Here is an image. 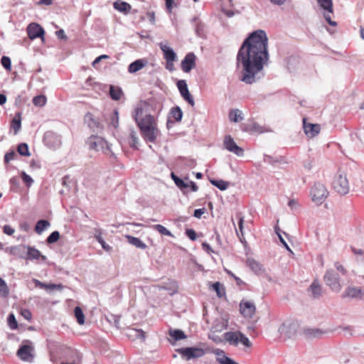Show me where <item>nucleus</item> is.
Listing matches in <instances>:
<instances>
[{"label":"nucleus","instance_id":"obj_1","mask_svg":"<svg viewBox=\"0 0 364 364\" xmlns=\"http://www.w3.org/2000/svg\"><path fill=\"white\" fill-rule=\"evenodd\" d=\"M268 60V38L266 32L260 29L255 31L244 40L237 55V66L242 67L241 81L246 84L255 82L259 78L257 75Z\"/></svg>","mask_w":364,"mask_h":364},{"label":"nucleus","instance_id":"obj_2","mask_svg":"<svg viewBox=\"0 0 364 364\" xmlns=\"http://www.w3.org/2000/svg\"><path fill=\"white\" fill-rule=\"evenodd\" d=\"M310 195L313 202L317 205H321L327 198L328 192L323 184L318 182L315 183L311 188Z\"/></svg>","mask_w":364,"mask_h":364},{"label":"nucleus","instance_id":"obj_3","mask_svg":"<svg viewBox=\"0 0 364 364\" xmlns=\"http://www.w3.org/2000/svg\"><path fill=\"white\" fill-rule=\"evenodd\" d=\"M43 141L49 149H58L62 145V136L55 132L47 131L44 133Z\"/></svg>","mask_w":364,"mask_h":364},{"label":"nucleus","instance_id":"obj_4","mask_svg":"<svg viewBox=\"0 0 364 364\" xmlns=\"http://www.w3.org/2000/svg\"><path fill=\"white\" fill-rule=\"evenodd\" d=\"M87 145L90 149L95 150L96 151H101L103 153H106L109 151V147L107 141L102 137L97 135L90 136L86 141Z\"/></svg>","mask_w":364,"mask_h":364},{"label":"nucleus","instance_id":"obj_5","mask_svg":"<svg viewBox=\"0 0 364 364\" xmlns=\"http://www.w3.org/2000/svg\"><path fill=\"white\" fill-rule=\"evenodd\" d=\"M176 351L186 360L199 358L205 354L204 349L198 347H186L176 349Z\"/></svg>","mask_w":364,"mask_h":364},{"label":"nucleus","instance_id":"obj_6","mask_svg":"<svg viewBox=\"0 0 364 364\" xmlns=\"http://www.w3.org/2000/svg\"><path fill=\"white\" fill-rule=\"evenodd\" d=\"M333 188L341 195H346L349 192V183L346 174L340 172L336 176L333 182Z\"/></svg>","mask_w":364,"mask_h":364},{"label":"nucleus","instance_id":"obj_7","mask_svg":"<svg viewBox=\"0 0 364 364\" xmlns=\"http://www.w3.org/2000/svg\"><path fill=\"white\" fill-rule=\"evenodd\" d=\"M323 279L326 284L328 286L332 291L338 292L341 289L339 276L335 270H327L323 277Z\"/></svg>","mask_w":364,"mask_h":364},{"label":"nucleus","instance_id":"obj_8","mask_svg":"<svg viewBox=\"0 0 364 364\" xmlns=\"http://www.w3.org/2000/svg\"><path fill=\"white\" fill-rule=\"evenodd\" d=\"M142 113L143 109L141 107H137L133 114V118L139 129L144 126L151 125L152 124L156 123L154 117L151 114H146L144 117L139 119V115H141Z\"/></svg>","mask_w":364,"mask_h":364},{"label":"nucleus","instance_id":"obj_9","mask_svg":"<svg viewBox=\"0 0 364 364\" xmlns=\"http://www.w3.org/2000/svg\"><path fill=\"white\" fill-rule=\"evenodd\" d=\"M23 248L26 249L27 252L26 255H20L19 257L21 258L28 260L41 259L43 262H46L47 260V257L43 255L41 252L34 247L25 245L23 246Z\"/></svg>","mask_w":364,"mask_h":364},{"label":"nucleus","instance_id":"obj_10","mask_svg":"<svg viewBox=\"0 0 364 364\" xmlns=\"http://www.w3.org/2000/svg\"><path fill=\"white\" fill-rule=\"evenodd\" d=\"M255 311L256 306L254 302L245 299L241 300L240 303V312L245 318H252Z\"/></svg>","mask_w":364,"mask_h":364},{"label":"nucleus","instance_id":"obj_11","mask_svg":"<svg viewBox=\"0 0 364 364\" xmlns=\"http://www.w3.org/2000/svg\"><path fill=\"white\" fill-rule=\"evenodd\" d=\"M183 112L180 107L175 106L172 107L168 113L166 126L169 129L175 124L182 120Z\"/></svg>","mask_w":364,"mask_h":364},{"label":"nucleus","instance_id":"obj_12","mask_svg":"<svg viewBox=\"0 0 364 364\" xmlns=\"http://www.w3.org/2000/svg\"><path fill=\"white\" fill-rule=\"evenodd\" d=\"M159 46L161 50L164 53V57L166 60V68L168 70H171V68H169V65L173 66V63L176 60V54L171 47L164 45L162 43H161Z\"/></svg>","mask_w":364,"mask_h":364},{"label":"nucleus","instance_id":"obj_13","mask_svg":"<svg viewBox=\"0 0 364 364\" xmlns=\"http://www.w3.org/2000/svg\"><path fill=\"white\" fill-rule=\"evenodd\" d=\"M223 144L225 148L229 151L234 153L238 156H243L244 150L237 145V144L235 142L234 139L231 137V136H225Z\"/></svg>","mask_w":364,"mask_h":364},{"label":"nucleus","instance_id":"obj_14","mask_svg":"<svg viewBox=\"0 0 364 364\" xmlns=\"http://www.w3.org/2000/svg\"><path fill=\"white\" fill-rule=\"evenodd\" d=\"M177 87L180 92L181 95L184 100L188 102L192 107L195 105L194 100L189 92L187 83L184 80H180L176 83Z\"/></svg>","mask_w":364,"mask_h":364},{"label":"nucleus","instance_id":"obj_15","mask_svg":"<svg viewBox=\"0 0 364 364\" xmlns=\"http://www.w3.org/2000/svg\"><path fill=\"white\" fill-rule=\"evenodd\" d=\"M27 33L29 38L32 40L37 38H41L43 39L45 31L41 26L36 23H32L28 26Z\"/></svg>","mask_w":364,"mask_h":364},{"label":"nucleus","instance_id":"obj_16","mask_svg":"<svg viewBox=\"0 0 364 364\" xmlns=\"http://www.w3.org/2000/svg\"><path fill=\"white\" fill-rule=\"evenodd\" d=\"M196 55L193 53H188L181 61V68L183 72L189 73L196 67Z\"/></svg>","mask_w":364,"mask_h":364},{"label":"nucleus","instance_id":"obj_17","mask_svg":"<svg viewBox=\"0 0 364 364\" xmlns=\"http://www.w3.org/2000/svg\"><path fill=\"white\" fill-rule=\"evenodd\" d=\"M32 351H33V346L28 345H23L18 348L17 355L22 360L31 361L33 359Z\"/></svg>","mask_w":364,"mask_h":364},{"label":"nucleus","instance_id":"obj_18","mask_svg":"<svg viewBox=\"0 0 364 364\" xmlns=\"http://www.w3.org/2000/svg\"><path fill=\"white\" fill-rule=\"evenodd\" d=\"M303 127L305 134L311 138L316 136L321 130V127L318 124L307 123L305 118L303 119Z\"/></svg>","mask_w":364,"mask_h":364},{"label":"nucleus","instance_id":"obj_19","mask_svg":"<svg viewBox=\"0 0 364 364\" xmlns=\"http://www.w3.org/2000/svg\"><path fill=\"white\" fill-rule=\"evenodd\" d=\"M85 122L93 132H97L102 129V125L97 118L91 113H87L85 116Z\"/></svg>","mask_w":364,"mask_h":364},{"label":"nucleus","instance_id":"obj_20","mask_svg":"<svg viewBox=\"0 0 364 364\" xmlns=\"http://www.w3.org/2000/svg\"><path fill=\"white\" fill-rule=\"evenodd\" d=\"M364 295V291L361 288L358 287H348L343 293V297H350L352 299H361Z\"/></svg>","mask_w":364,"mask_h":364},{"label":"nucleus","instance_id":"obj_21","mask_svg":"<svg viewBox=\"0 0 364 364\" xmlns=\"http://www.w3.org/2000/svg\"><path fill=\"white\" fill-rule=\"evenodd\" d=\"M247 265L250 269L257 274H262L264 272V269L262 264L253 258H247Z\"/></svg>","mask_w":364,"mask_h":364},{"label":"nucleus","instance_id":"obj_22","mask_svg":"<svg viewBox=\"0 0 364 364\" xmlns=\"http://www.w3.org/2000/svg\"><path fill=\"white\" fill-rule=\"evenodd\" d=\"M147 63V60L144 58L136 60L129 64L128 67V72L130 73H135L144 68Z\"/></svg>","mask_w":364,"mask_h":364},{"label":"nucleus","instance_id":"obj_23","mask_svg":"<svg viewBox=\"0 0 364 364\" xmlns=\"http://www.w3.org/2000/svg\"><path fill=\"white\" fill-rule=\"evenodd\" d=\"M171 177L176 186L180 188L183 193L186 194L188 192V188H189V185L188 181H183L173 172L171 173Z\"/></svg>","mask_w":364,"mask_h":364},{"label":"nucleus","instance_id":"obj_24","mask_svg":"<svg viewBox=\"0 0 364 364\" xmlns=\"http://www.w3.org/2000/svg\"><path fill=\"white\" fill-rule=\"evenodd\" d=\"M240 331H228L224 333V339L230 345L237 346L239 343V337Z\"/></svg>","mask_w":364,"mask_h":364},{"label":"nucleus","instance_id":"obj_25","mask_svg":"<svg viewBox=\"0 0 364 364\" xmlns=\"http://www.w3.org/2000/svg\"><path fill=\"white\" fill-rule=\"evenodd\" d=\"M326 332L319 328H304L303 330V334L306 338H321Z\"/></svg>","mask_w":364,"mask_h":364},{"label":"nucleus","instance_id":"obj_26","mask_svg":"<svg viewBox=\"0 0 364 364\" xmlns=\"http://www.w3.org/2000/svg\"><path fill=\"white\" fill-rule=\"evenodd\" d=\"M141 134L146 141L155 143L156 139L159 134V131L157 127H155L151 130H147L146 132Z\"/></svg>","mask_w":364,"mask_h":364},{"label":"nucleus","instance_id":"obj_27","mask_svg":"<svg viewBox=\"0 0 364 364\" xmlns=\"http://www.w3.org/2000/svg\"><path fill=\"white\" fill-rule=\"evenodd\" d=\"M11 128L14 129V134H17L21 128V113L17 112L11 121Z\"/></svg>","mask_w":364,"mask_h":364},{"label":"nucleus","instance_id":"obj_28","mask_svg":"<svg viewBox=\"0 0 364 364\" xmlns=\"http://www.w3.org/2000/svg\"><path fill=\"white\" fill-rule=\"evenodd\" d=\"M102 232L100 229H95L94 230V237L97 240V241L102 245V247L105 251H109L112 247L107 245L105 241L103 240L102 237Z\"/></svg>","mask_w":364,"mask_h":364},{"label":"nucleus","instance_id":"obj_29","mask_svg":"<svg viewBox=\"0 0 364 364\" xmlns=\"http://www.w3.org/2000/svg\"><path fill=\"white\" fill-rule=\"evenodd\" d=\"M309 289L311 292L312 296L314 299L319 298L321 296V287L317 280H314L311 284Z\"/></svg>","mask_w":364,"mask_h":364},{"label":"nucleus","instance_id":"obj_30","mask_svg":"<svg viewBox=\"0 0 364 364\" xmlns=\"http://www.w3.org/2000/svg\"><path fill=\"white\" fill-rule=\"evenodd\" d=\"M113 6L116 10L124 14L129 13L132 9L131 5L125 1H116L113 4Z\"/></svg>","mask_w":364,"mask_h":364},{"label":"nucleus","instance_id":"obj_31","mask_svg":"<svg viewBox=\"0 0 364 364\" xmlns=\"http://www.w3.org/2000/svg\"><path fill=\"white\" fill-rule=\"evenodd\" d=\"M122 95L123 92L119 87L114 85L109 86V95L112 100H119Z\"/></svg>","mask_w":364,"mask_h":364},{"label":"nucleus","instance_id":"obj_32","mask_svg":"<svg viewBox=\"0 0 364 364\" xmlns=\"http://www.w3.org/2000/svg\"><path fill=\"white\" fill-rule=\"evenodd\" d=\"M127 239L129 243H130L131 245H132L138 248L144 250L146 247V245L138 237H135L131 236V235H127Z\"/></svg>","mask_w":364,"mask_h":364},{"label":"nucleus","instance_id":"obj_33","mask_svg":"<svg viewBox=\"0 0 364 364\" xmlns=\"http://www.w3.org/2000/svg\"><path fill=\"white\" fill-rule=\"evenodd\" d=\"M210 183L217 187L220 191H225L228 186L230 183L222 179L218 180L214 178L209 179Z\"/></svg>","mask_w":364,"mask_h":364},{"label":"nucleus","instance_id":"obj_34","mask_svg":"<svg viewBox=\"0 0 364 364\" xmlns=\"http://www.w3.org/2000/svg\"><path fill=\"white\" fill-rule=\"evenodd\" d=\"M229 119L231 122H238L243 119L242 112L238 109H231L229 112Z\"/></svg>","mask_w":364,"mask_h":364},{"label":"nucleus","instance_id":"obj_35","mask_svg":"<svg viewBox=\"0 0 364 364\" xmlns=\"http://www.w3.org/2000/svg\"><path fill=\"white\" fill-rule=\"evenodd\" d=\"M109 125L114 128H117L119 126V112L117 109L113 110L109 114L107 119Z\"/></svg>","mask_w":364,"mask_h":364},{"label":"nucleus","instance_id":"obj_36","mask_svg":"<svg viewBox=\"0 0 364 364\" xmlns=\"http://www.w3.org/2000/svg\"><path fill=\"white\" fill-rule=\"evenodd\" d=\"M50 225V223L48 220H40L37 222L35 226V231L41 235L45 230H46L49 226Z\"/></svg>","mask_w":364,"mask_h":364},{"label":"nucleus","instance_id":"obj_37","mask_svg":"<svg viewBox=\"0 0 364 364\" xmlns=\"http://www.w3.org/2000/svg\"><path fill=\"white\" fill-rule=\"evenodd\" d=\"M317 2L322 9L328 11V13H333L332 0H317Z\"/></svg>","mask_w":364,"mask_h":364},{"label":"nucleus","instance_id":"obj_38","mask_svg":"<svg viewBox=\"0 0 364 364\" xmlns=\"http://www.w3.org/2000/svg\"><path fill=\"white\" fill-rule=\"evenodd\" d=\"M169 336L173 338L176 341L184 339L186 338L184 332L179 329H174L169 331Z\"/></svg>","mask_w":364,"mask_h":364},{"label":"nucleus","instance_id":"obj_39","mask_svg":"<svg viewBox=\"0 0 364 364\" xmlns=\"http://www.w3.org/2000/svg\"><path fill=\"white\" fill-rule=\"evenodd\" d=\"M213 289L216 291L217 296L222 298L225 295V289L223 284L219 282H216L212 284Z\"/></svg>","mask_w":364,"mask_h":364},{"label":"nucleus","instance_id":"obj_40","mask_svg":"<svg viewBox=\"0 0 364 364\" xmlns=\"http://www.w3.org/2000/svg\"><path fill=\"white\" fill-rule=\"evenodd\" d=\"M129 335L141 341H144L146 338L145 332L141 329L132 328Z\"/></svg>","mask_w":364,"mask_h":364},{"label":"nucleus","instance_id":"obj_41","mask_svg":"<svg viewBox=\"0 0 364 364\" xmlns=\"http://www.w3.org/2000/svg\"><path fill=\"white\" fill-rule=\"evenodd\" d=\"M75 316L77 321V323L80 325L85 323V316L82 310L80 307L76 306L74 309Z\"/></svg>","mask_w":364,"mask_h":364},{"label":"nucleus","instance_id":"obj_42","mask_svg":"<svg viewBox=\"0 0 364 364\" xmlns=\"http://www.w3.org/2000/svg\"><path fill=\"white\" fill-rule=\"evenodd\" d=\"M284 161V157L279 156V158H274L272 156L264 154V161L269 164L274 165L276 163H281Z\"/></svg>","mask_w":364,"mask_h":364},{"label":"nucleus","instance_id":"obj_43","mask_svg":"<svg viewBox=\"0 0 364 364\" xmlns=\"http://www.w3.org/2000/svg\"><path fill=\"white\" fill-rule=\"evenodd\" d=\"M17 151H18V154L21 156H30L28 146L26 143L20 144L17 147Z\"/></svg>","mask_w":364,"mask_h":364},{"label":"nucleus","instance_id":"obj_44","mask_svg":"<svg viewBox=\"0 0 364 364\" xmlns=\"http://www.w3.org/2000/svg\"><path fill=\"white\" fill-rule=\"evenodd\" d=\"M138 141H139V139H138L136 132L134 130L131 129L130 133H129V145H130V146L136 148V145L138 144Z\"/></svg>","mask_w":364,"mask_h":364},{"label":"nucleus","instance_id":"obj_45","mask_svg":"<svg viewBox=\"0 0 364 364\" xmlns=\"http://www.w3.org/2000/svg\"><path fill=\"white\" fill-rule=\"evenodd\" d=\"M153 228L155 230L158 231L161 235L173 237L172 233L168 230H167L164 226H163L162 225H159V224L154 225L153 226Z\"/></svg>","mask_w":364,"mask_h":364},{"label":"nucleus","instance_id":"obj_46","mask_svg":"<svg viewBox=\"0 0 364 364\" xmlns=\"http://www.w3.org/2000/svg\"><path fill=\"white\" fill-rule=\"evenodd\" d=\"M33 103L36 106L43 107L46 103V97L43 95H37L33 98Z\"/></svg>","mask_w":364,"mask_h":364},{"label":"nucleus","instance_id":"obj_47","mask_svg":"<svg viewBox=\"0 0 364 364\" xmlns=\"http://www.w3.org/2000/svg\"><path fill=\"white\" fill-rule=\"evenodd\" d=\"M60 232L57 230L53 231L50 234V235L46 239V242L48 244H53L57 242L60 239Z\"/></svg>","mask_w":364,"mask_h":364},{"label":"nucleus","instance_id":"obj_48","mask_svg":"<svg viewBox=\"0 0 364 364\" xmlns=\"http://www.w3.org/2000/svg\"><path fill=\"white\" fill-rule=\"evenodd\" d=\"M8 325L11 329H16L18 328V323L14 314H10L7 318Z\"/></svg>","mask_w":364,"mask_h":364},{"label":"nucleus","instance_id":"obj_49","mask_svg":"<svg viewBox=\"0 0 364 364\" xmlns=\"http://www.w3.org/2000/svg\"><path fill=\"white\" fill-rule=\"evenodd\" d=\"M1 63L2 66L6 70L10 71L11 69V61L9 57L3 56L1 58Z\"/></svg>","mask_w":364,"mask_h":364},{"label":"nucleus","instance_id":"obj_50","mask_svg":"<svg viewBox=\"0 0 364 364\" xmlns=\"http://www.w3.org/2000/svg\"><path fill=\"white\" fill-rule=\"evenodd\" d=\"M239 337V342L242 343L245 346L250 348L252 346V343L249 340V338L242 332H240Z\"/></svg>","mask_w":364,"mask_h":364},{"label":"nucleus","instance_id":"obj_51","mask_svg":"<svg viewBox=\"0 0 364 364\" xmlns=\"http://www.w3.org/2000/svg\"><path fill=\"white\" fill-rule=\"evenodd\" d=\"M16 156V154L14 151H11L8 152L4 156V162L6 164H9L11 161L14 160Z\"/></svg>","mask_w":364,"mask_h":364},{"label":"nucleus","instance_id":"obj_52","mask_svg":"<svg viewBox=\"0 0 364 364\" xmlns=\"http://www.w3.org/2000/svg\"><path fill=\"white\" fill-rule=\"evenodd\" d=\"M21 178L23 182H25L28 186H31V184L33 183V178L30 176L26 174L24 171L21 173Z\"/></svg>","mask_w":364,"mask_h":364},{"label":"nucleus","instance_id":"obj_53","mask_svg":"<svg viewBox=\"0 0 364 364\" xmlns=\"http://www.w3.org/2000/svg\"><path fill=\"white\" fill-rule=\"evenodd\" d=\"M218 361L220 364H238L237 363L234 361L232 359H231L230 358L227 357V356H224V358H218Z\"/></svg>","mask_w":364,"mask_h":364},{"label":"nucleus","instance_id":"obj_54","mask_svg":"<svg viewBox=\"0 0 364 364\" xmlns=\"http://www.w3.org/2000/svg\"><path fill=\"white\" fill-rule=\"evenodd\" d=\"M236 217L239 220V222H238L239 230L241 232V235H243L244 217L242 215V213H237Z\"/></svg>","mask_w":364,"mask_h":364},{"label":"nucleus","instance_id":"obj_55","mask_svg":"<svg viewBox=\"0 0 364 364\" xmlns=\"http://www.w3.org/2000/svg\"><path fill=\"white\" fill-rule=\"evenodd\" d=\"M186 235L192 241L196 240V233L193 229H187L186 230Z\"/></svg>","mask_w":364,"mask_h":364},{"label":"nucleus","instance_id":"obj_56","mask_svg":"<svg viewBox=\"0 0 364 364\" xmlns=\"http://www.w3.org/2000/svg\"><path fill=\"white\" fill-rule=\"evenodd\" d=\"M203 29H204L203 24L200 22L197 23V24L196 25V29H195L197 36H202L203 34Z\"/></svg>","mask_w":364,"mask_h":364},{"label":"nucleus","instance_id":"obj_57","mask_svg":"<svg viewBox=\"0 0 364 364\" xmlns=\"http://www.w3.org/2000/svg\"><path fill=\"white\" fill-rule=\"evenodd\" d=\"M0 293L4 294H8V287L4 279L0 278Z\"/></svg>","mask_w":364,"mask_h":364},{"label":"nucleus","instance_id":"obj_58","mask_svg":"<svg viewBox=\"0 0 364 364\" xmlns=\"http://www.w3.org/2000/svg\"><path fill=\"white\" fill-rule=\"evenodd\" d=\"M21 316L26 320L29 321L31 319L32 314L28 309H22L21 311Z\"/></svg>","mask_w":364,"mask_h":364},{"label":"nucleus","instance_id":"obj_59","mask_svg":"<svg viewBox=\"0 0 364 364\" xmlns=\"http://www.w3.org/2000/svg\"><path fill=\"white\" fill-rule=\"evenodd\" d=\"M3 232L4 234L6 235H11L14 233L15 230L13 228H11L10 225H5L4 227H3Z\"/></svg>","mask_w":364,"mask_h":364},{"label":"nucleus","instance_id":"obj_60","mask_svg":"<svg viewBox=\"0 0 364 364\" xmlns=\"http://www.w3.org/2000/svg\"><path fill=\"white\" fill-rule=\"evenodd\" d=\"M185 181H188L189 187L191 188V190L193 192H196V191H197L198 190V187L196 185V183L195 182L192 181H189L188 177L185 178Z\"/></svg>","mask_w":364,"mask_h":364},{"label":"nucleus","instance_id":"obj_61","mask_svg":"<svg viewBox=\"0 0 364 364\" xmlns=\"http://www.w3.org/2000/svg\"><path fill=\"white\" fill-rule=\"evenodd\" d=\"M277 234L279 237V241L282 242V244L284 245V247L289 252H292L291 250L290 249V247H289L288 244L286 242V241L284 240V239L282 237V236L281 235V234L278 232H277Z\"/></svg>","mask_w":364,"mask_h":364},{"label":"nucleus","instance_id":"obj_62","mask_svg":"<svg viewBox=\"0 0 364 364\" xmlns=\"http://www.w3.org/2000/svg\"><path fill=\"white\" fill-rule=\"evenodd\" d=\"M107 58H109V56L107 55H100L97 58H96L95 60L92 62V65L94 67H95L97 63H99L100 61H102V59H107Z\"/></svg>","mask_w":364,"mask_h":364},{"label":"nucleus","instance_id":"obj_63","mask_svg":"<svg viewBox=\"0 0 364 364\" xmlns=\"http://www.w3.org/2000/svg\"><path fill=\"white\" fill-rule=\"evenodd\" d=\"M205 213V208L196 209L194 211L193 216L196 218H200L202 215Z\"/></svg>","mask_w":364,"mask_h":364},{"label":"nucleus","instance_id":"obj_64","mask_svg":"<svg viewBox=\"0 0 364 364\" xmlns=\"http://www.w3.org/2000/svg\"><path fill=\"white\" fill-rule=\"evenodd\" d=\"M55 34L59 39H62V40L67 39V36L65 33V31L63 29H60L59 31H57L55 32Z\"/></svg>","mask_w":364,"mask_h":364}]
</instances>
